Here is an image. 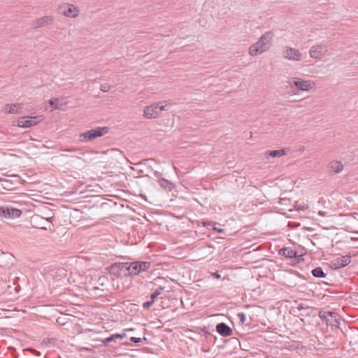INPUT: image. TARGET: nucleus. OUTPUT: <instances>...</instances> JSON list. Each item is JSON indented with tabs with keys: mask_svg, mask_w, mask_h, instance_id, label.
Instances as JSON below:
<instances>
[{
	"mask_svg": "<svg viewBox=\"0 0 358 358\" xmlns=\"http://www.w3.org/2000/svg\"><path fill=\"white\" fill-rule=\"evenodd\" d=\"M271 31H266L258 40V41L252 44L249 48V53L251 56H256L266 52L269 49V41L273 38Z\"/></svg>",
	"mask_w": 358,
	"mask_h": 358,
	"instance_id": "f257e3e1",
	"label": "nucleus"
},
{
	"mask_svg": "<svg viewBox=\"0 0 358 358\" xmlns=\"http://www.w3.org/2000/svg\"><path fill=\"white\" fill-rule=\"evenodd\" d=\"M106 269L114 278H123L129 276L127 262H115Z\"/></svg>",
	"mask_w": 358,
	"mask_h": 358,
	"instance_id": "f03ea898",
	"label": "nucleus"
},
{
	"mask_svg": "<svg viewBox=\"0 0 358 358\" xmlns=\"http://www.w3.org/2000/svg\"><path fill=\"white\" fill-rule=\"evenodd\" d=\"M127 266L129 276H133L148 271L150 268L152 264L150 262L134 261L127 262Z\"/></svg>",
	"mask_w": 358,
	"mask_h": 358,
	"instance_id": "7ed1b4c3",
	"label": "nucleus"
},
{
	"mask_svg": "<svg viewBox=\"0 0 358 358\" xmlns=\"http://www.w3.org/2000/svg\"><path fill=\"white\" fill-rule=\"evenodd\" d=\"M166 103V101H163L146 106L143 111L144 116L148 119L156 118L162 110H166L165 107L167 106Z\"/></svg>",
	"mask_w": 358,
	"mask_h": 358,
	"instance_id": "20e7f679",
	"label": "nucleus"
},
{
	"mask_svg": "<svg viewBox=\"0 0 358 358\" xmlns=\"http://www.w3.org/2000/svg\"><path fill=\"white\" fill-rule=\"evenodd\" d=\"M108 131L109 128L108 127H99L80 134V137L81 138V141H83V138L87 141H92L97 137L105 135Z\"/></svg>",
	"mask_w": 358,
	"mask_h": 358,
	"instance_id": "39448f33",
	"label": "nucleus"
},
{
	"mask_svg": "<svg viewBox=\"0 0 358 358\" xmlns=\"http://www.w3.org/2000/svg\"><path fill=\"white\" fill-rule=\"evenodd\" d=\"M52 217L45 218L41 215H35L31 217V223L35 228L47 230L50 229Z\"/></svg>",
	"mask_w": 358,
	"mask_h": 358,
	"instance_id": "423d86ee",
	"label": "nucleus"
},
{
	"mask_svg": "<svg viewBox=\"0 0 358 358\" xmlns=\"http://www.w3.org/2000/svg\"><path fill=\"white\" fill-rule=\"evenodd\" d=\"M328 52V47L324 44L313 45L309 50L310 57L313 59H321Z\"/></svg>",
	"mask_w": 358,
	"mask_h": 358,
	"instance_id": "0eeeda50",
	"label": "nucleus"
},
{
	"mask_svg": "<svg viewBox=\"0 0 358 358\" xmlns=\"http://www.w3.org/2000/svg\"><path fill=\"white\" fill-rule=\"evenodd\" d=\"M22 211L11 206H0V217L5 218H17L20 216Z\"/></svg>",
	"mask_w": 358,
	"mask_h": 358,
	"instance_id": "6e6552de",
	"label": "nucleus"
},
{
	"mask_svg": "<svg viewBox=\"0 0 358 358\" xmlns=\"http://www.w3.org/2000/svg\"><path fill=\"white\" fill-rule=\"evenodd\" d=\"M39 118H40V117H38V116L20 117L18 118V120L17 121V126L20 127H23V128L31 127L32 126L36 125L39 122V120H38Z\"/></svg>",
	"mask_w": 358,
	"mask_h": 358,
	"instance_id": "1a4fd4ad",
	"label": "nucleus"
},
{
	"mask_svg": "<svg viewBox=\"0 0 358 358\" xmlns=\"http://www.w3.org/2000/svg\"><path fill=\"white\" fill-rule=\"evenodd\" d=\"M290 86H295L299 90L308 91L313 87V83L310 80H304L300 78L289 83Z\"/></svg>",
	"mask_w": 358,
	"mask_h": 358,
	"instance_id": "9d476101",
	"label": "nucleus"
},
{
	"mask_svg": "<svg viewBox=\"0 0 358 358\" xmlns=\"http://www.w3.org/2000/svg\"><path fill=\"white\" fill-rule=\"evenodd\" d=\"M283 56L285 58L293 61H301L302 59V54L299 50L290 47L286 48Z\"/></svg>",
	"mask_w": 358,
	"mask_h": 358,
	"instance_id": "9b49d317",
	"label": "nucleus"
},
{
	"mask_svg": "<svg viewBox=\"0 0 358 358\" xmlns=\"http://www.w3.org/2000/svg\"><path fill=\"white\" fill-rule=\"evenodd\" d=\"M12 179H3L1 178L0 181H2L3 188L6 190H12L16 188V185L20 182V176L14 175L12 176Z\"/></svg>",
	"mask_w": 358,
	"mask_h": 358,
	"instance_id": "f8f14e48",
	"label": "nucleus"
},
{
	"mask_svg": "<svg viewBox=\"0 0 358 358\" xmlns=\"http://www.w3.org/2000/svg\"><path fill=\"white\" fill-rule=\"evenodd\" d=\"M217 332L222 336L227 337L233 334L232 329L224 322L218 323L216 325Z\"/></svg>",
	"mask_w": 358,
	"mask_h": 358,
	"instance_id": "ddd939ff",
	"label": "nucleus"
},
{
	"mask_svg": "<svg viewBox=\"0 0 358 358\" xmlns=\"http://www.w3.org/2000/svg\"><path fill=\"white\" fill-rule=\"evenodd\" d=\"M350 258V256L348 255L338 257L331 262L332 266L334 268H340L348 266L351 262Z\"/></svg>",
	"mask_w": 358,
	"mask_h": 358,
	"instance_id": "4468645a",
	"label": "nucleus"
},
{
	"mask_svg": "<svg viewBox=\"0 0 358 358\" xmlns=\"http://www.w3.org/2000/svg\"><path fill=\"white\" fill-rule=\"evenodd\" d=\"M22 108V103H6L4 106L3 112L6 114H19V110H20Z\"/></svg>",
	"mask_w": 358,
	"mask_h": 358,
	"instance_id": "2eb2a0df",
	"label": "nucleus"
},
{
	"mask_svg": "<svg viewBox=\"0 0 358 358\" xmlns=\"http://www.w3.org/2000/svg\"><path fill=\"white\" fill-rule=\"evenodd\" d=\"M52 22V17L50 16H44V17H40V18H37L34 24H33V27L34 28H38V27H43V26H45V25H48L49 24H51Z\"/></svg>",
	"mask_w": 358,
	"mask_h": 358,
	"instance_id": "dca6fc26",
	"label": "nucleus"
},
{
	"mask_svg": "<svg viewBox=\"0 0 358 358\" xmlns=\"http://www.w3.org/2000/svg\"><path fill=\"white\" fill-rule=\"evenodd\" d=\"M59 13L70 17H75L78 15V10H76V8L70 7L69 5L61 7Z\"/></svg>",
	"mask_w": 358,
	"mask_h": 358,
	"instance_id": "f3484780",
	"label": "nucleus"
},
{
	"mask_svg": "<svg viewBox=\"0 0 358 358\" xmlns=\"http://www.w3.org/2000/svg\"><path fill=\"white\" fill-rule=\"evenodd\" d=\"M279 255L286 258L293 259L296 258L297 252H295V250L292 249V248L285 247L279 250Z\"/></svg>",
	"mask_w": 358,
	"mask_h": 358,
	"instance_id": "a211bd4d",
	"label": "nucleus"
},
{
	"mask_svg": "<svg viewBox=\"0 0 358 358\" xmlns=\"http://www.w3.org/2000/svg\"><path fill=\"white\" fill-rule=\"evenodd\" d=\"M158 183L166 191H171L176 187V185L173 182L164 178H159Z\"/></svg>",
	"mask_w": 358,
	"mask_h": 358,
	"instance_id": "6ab92c4d",
	"label": "nucleus"
},
{
	"mask_svg": "<svg viewBox=\"0 0 358 358\" xmlns=\"http://www.w3.org/2000/svg\"><path fill=\"white\" fill-rule=\"evenodd\" d=\"M302 312L298 315V317H300L301 320L304 323L303 317H315L317 315L316 309L314 308H310L305 310H301Z\"/></svg>",
	"mask_w": 358,
	"mask_h": 358,
	"instance_id": "aec40b11",
	"label": "nucleus"
},
{
	"mask_svg": "<svg viewBox=\"0 0 358 358\" xmlns=\"http://www.w3.org/2000/svg\"><path fill=\"white\" fill-rule=\"evenodd\" d=\"M124 337H126V334L125 333H123V334H113V335H110V336L106 338L103 341V345H107L109 343L112 342V341H115L116 339H122L124 338Z\"/></svg>",
	"mask_w": 358,
	"mask_h": 358,
	"instance_id": "412c9836",
	"label": "nucleus"
},
{
	"mask_svg": "<svg viewBox=\"0 0 358 358\" xmlns=\"http://www.w3.org/2000/svg\"><path fill=\"white\" fill-rule=\"evenodd\" d=\"M329 169L334 173H338L343 169V166L341 162L333 161L329 164Z\"/></svg>",
	"mask_w": 358,
	"mask_h": 358,
	"instance_id": "4be33fe9",
	"label": "nucleus"
},
{
	"mask_svg": "<svg viewBox=\"0 0 358 358\" xmlns=\"http://www.w3.org/2000/svg\"><path fill=\"white\" fill-rule=\"evenodd\" d=\"M286 154V151L284 149L280 150H268L266 152L267 157H280Z\"/></svg>",
	"mask_w": 358,
	"mask_h": 358,
	"instance_id": "5701e85b",
	"label": "nucleus"
},
{
	"mask_svg": "<svg viewBox=\"0 0 358 358\" xmlns=\"http://www.w3.org/2000/svg\"><path fill=\"white\" fill-rule=\"evenodd\" d=\"M318 315L322 320H325L327 322L329 317H336L338 316V314L333 311H320Z\"/></svg>",
	"mask_w": 358,
	"mask_h": 358,
	"instance_id": "b1692460",
	"label": "nucleus"
},
{
	"mask_svg": "<svg viewBox=\"0 0 358 358\" xmlns=\"http://www.w3.org/2000/svg\"><path fill=\"white\" fill-rule=\"evenodd\" d=\"M312 275L315 278H324L326 277V273L323 271L322 267H316L313 268L311 271Z\"/></svg>",
	"mask_w": 358,
	"mask_h": 358,
	"instance_id": "393cba45",
	"label": "nucleus"
},
{
	"mask_svg": "<svg viewBox=\"0 0 358 358\" xmlns=\"http://www.w3.org/2000/svg\"><path fill=\"white\" fill-rule=\"evenodd\" d=\"M327 324L332 327L335 326L338 327V325L340 324V321L339 319L337 318V317H329V319H327Z\"/></svg>",
	"mask_w": 358,
	"mask_h": 358,
	"instance_id": "a878e982",
	"label": "nucleus"
},
{
	"mask_svg": "<svg viewBox=\"0 0 358 358\" xmlns=\"http://www.w3.org/2000/svg\"><path fill=\"white\" fill-rule=\"evenodd\" d=\"M215 222H203V226H205V227H206V226H213V229L214 231H217L218 233H224V229L215 227Z\"/></svg>",
	"mask_w": 358,
	"mask_h": 358,
	"instance_id": "bb28decb",
	"label": "nucleus"
},
{
	"mask_svg": "<svg viewBox=\"0 0 358 358\" xmlns=\"http://www.w3.org/2000/svg\"><path fill=\"white\" fill-rule=\"evenodd\" d=\"M164 289V287L159 286L158 289H155V291L151 294L150 299L153 300L155 302V299L160 294L161 290H163Z\"/></svg>",
	"mask_w": 358,
	"mask_h": 358,
	"instance_id": "cd10ccee",
	"label": "nucleus"
},
{
	"mask_svg": "<svg viewBox=\"0 0 358 358\" xmlns=\"http://www.w3.org/2000/svg\"><path fill=\"white\" fill-rule=\"evenodd\" d=\"M55 339L54 338H45L41 342V345L44 347H48L50 345L54 344Z\"/></svg>",
	"mask_w": 358,
	"mask_h": 358,
	"instance_id": "c85d7f7f",
	"label": "nucleus"
},
{
	"mask_svg": "<svg viewBox=\"0 0 358 358\" xmlns=\"http://www.w3.org/2000/svg\"><path fill=\"white\" fill-rule=\"evenodd\" d=\"M295 252H297V255L296 256L295 259H301L302 256H303L306 254L304 248H301L299 250H295Z\"/></svg>",
	"mask_w": 358,
	"mask_h": 358,
	"instance_id": "c756f323",
	"label": "nucleus"
},
{
	"mask_svg": "<svg viewBox=\"0 0 358 358\" xmlns=\"http://www.w3.org/2000/svg\"><path fill=\"white\" fill-rule=\"evenodd\" d=\"M57 101H58V99H50L48 101V103H49L50 106L51 107L52 110H55V109H58L59 108L57 105L55 103V102Z\"/></svg>",
	"mask_w": 358,
	"mask_h": 358,
	"instance_id": "7c9ffc66",
	"label": "nucleus"
},
{
	"mask_svg": "<svg viewBox=\"0 0 358 358\" xmlns=\"http://www.w3.org/2000/svg\"><path fill=\"white\" fill-rule=\"evenodd\" d=\"M310 308V307L309 306H308L307 304H306L304 303H301L298 304V306L296 308L297 310L301 311V310H307Z\"/></svg>",
	"mask_w": 358,
	"mask_h": 358,
	"instance_id": "2f4dec72",
	"label": "nucleus"
},
{
	"mask_svg": "<svg viewBox=\"0 0 358 358\" xmlns=\"http://www.w3.org/2000/svg\"><path fill=\"white\" fill-rule=\"evenodd\" d=\"M154 303L155 302L153 301V300L150 299V301H148L143 303V308L144 309H149L154 304Z\"/></svg>",
	"mask_w": 358,
	"mask_h": 358,
	"instance_id": "473e14b6",
	"label": "nucleus"
},
{
	"mask_svg": "<svg viewBox=\"0 0 358 358\" xmlns=\"http://www.w3.org/2000/svg\"><path fill=\"white\" fill-rule=\"evenodd\" d=\"M110 89V86L108 83L101 85L100 90L103 92H107Z\"/></svg>",
	"mask_w": 358,
	"mask_h": 358,
	"instance_id": "72a5a7b5",
	"label": "nucleus"
},
{
	"mask_svg": "<svg viewBox=\"0 0 358 358\" xmlns=\"http://www.w3.org/2000/svg\"><path fill=\"white\" fill-rule=\"evenodd\" d=\"M143 340H146V338H137V337H131L130 338V341L135 343H141L143 341Z\"/></svg>",
	"mask_w": 358,
	"mask_h": 358,
	"instance_id": "f704fd0d",
	"label": "nucleus"
},
{
	"mask_svg": "<svg viewBox=\"0 0 358 358\" xmlns=\"http://www.w3.org/2000/svg\"><path fill=\"white\" fill-rule=\"evenodd\" d=\"M238 317L241 323H245L246 317L243 313H238Z\"/></svg>",
	"mask_w": 358,
	"mask_h": 358,
	"instance_id": "c9c22d12",
	"label": "nucleus"
},
{
	"mask_svg": "<svg viewBox=\"0 0 358 358\" xmlns=\"http://www.w3.org/2000/svg\"><path fill=\"white\" fill-rule=\"evenodd\" d=\"M294 208L296 210L299 211V210H303L305 209L304 206L301 205V204H298L297 202H296L295 205H294Z\"/></svg>",
	"mask_w": 358,
	"mask_h": 358,
	"instance_id": "e433bc0d",
	"label": "nucleus"
},
{
	"mask_svg": "<svg viewBox=\"0 0 358 358\" xmlns=\"http://www.w3.org/2000/svg\"><path fill=\"white\" fill-rule=\"evenodd\" d=\"M150 160H152V159H143V161H141V162H139L138 164H144L145 165Z\"/></svg>",
	"mask_w": 358,
	"mask_h": 358,
	"instance_id": "4c0bfd02",
	"label": "nucleus"
},
{
	"mask_svg": "<svg viewBox=\"0 0 358 358\" xmlns=\"http://www.w3.org/2000/svg\"><path fill=\"white\" fill-rule=\"evenodd\" d=\"M154 175H155V176L156 178H158V179H159V178H161V177H160V176H161V173H160V172L155 171L154 172Z\"/></svg>",
	"mask_w": 358,
	"mask_h": 358,
	"instance_id": "58836bf2",
	"label": "nucleus"
},
{
	"mask_svg": "<svg viewBox=\"0 0 358 358\" xmlns=\"http://www.w3.org/2000/svg\"><path fill=\"white\" fill-rule=\"evenodd\" d=\"M213 276L215 278H217V279L220 278V275L218 273H217V272L213 273Z\"/></svg>",
	"mask_w": 358,
	"mask_h": 358,
	"instance_id": "ea45409f",
	"label": "nucleus"
},
{
	"mask_svg": "<svg viewBox=\"0 0 358 358\" xmlns=\"http://www.w3.org/2000/svg\"><path fill=\"white\" fill-rule=\"evenodd\" d=\"M33 353L36 356H40L41 355V352L39 351L36 350H33Z\"/></svg>",
	"mask_w": 358,
	"mask_h": 358,
	"instance_id": "a19ab883",
	"label": "nucleus"
},
{
	"mask_svg": "<svg viewBox=\"0 0 358 358\" xmlns=\"http://www.w3.org/2000/svg\"><path fill=\"white\" fill-rule=\"evenodd\" d=\"M76 150V148H69V149H66V150L68 152H73V151H75Z\"/></svg>",
	"mask_w": 358,
	"mask_h": 358,
	"instance_id": "79ce46f5",
	"label": "nucleus"
},
{
	"mask_svg": "<svg viewBox=\"0 0 358 358\" xmlns=\"http://www.w3.org/2000/svg\"><path fill=\"white\" fill-rule=\"evenodd\" d=\"M98 289V287H93V289Z\"/></svg>",
	"mask_w": 358,
	"mask_h": 358,
	"instance_id": "37998d69",
	"label": "nucleus"
}]
</instances>
